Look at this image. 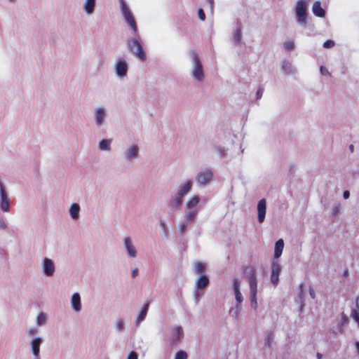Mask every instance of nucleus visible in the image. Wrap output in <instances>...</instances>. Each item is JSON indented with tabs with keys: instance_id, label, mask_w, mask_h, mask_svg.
Here are the masks:
<instances>
[{
	"instance_id": "nucleus-1",
	"label": "nucleus",
	"mask_w": 359,
	"mask_h": 359,
	"mask_svg": "<svg viewBox=\"0 0 359 359\" xmlns=\"http://www.w3.org/2000/svg\"><path fill=\"white\" fill-rule=\"evenodd\" d=\"M244 273L248 277L249 280L251 306L254 309H256L257 307V280L256 278V271L255 267L252 266H245L244 268Z\"/></svg>"
},
{
	"instance_id": "nucleus-2",
	"label": "nucleus",
	"mask_w": 359,
	"mask_h": 359,
	"mask_svg": "<svg viewBox=\"0 0 359 359\" xmlns=\"http://www.w3.org/2000/svg\"><path fill=\"white\" fill-rule=\"evenodd\" d=\"M120 6L125 20L130 26L133 33L136 34L137 32V26L133 13L123 1H121Z\"/></svg>"
},
{
	"instance_id": "nucleus-3",
	"label": "nucleus",
	"mask_w": 359,
	"mask_h": 359,
	"mask_svg": "<svg viewBox=\"0 0 359 359\" xmlns=\"http://www.w3.org/2000/svg\"><path fill=\"white\" fill-rule=\"evenodd\" d=\"M128 46L130 51H132L139 59L144 61L146 60V54L140 43L137 39H133L128 41Z\"/></svg>"
},
{
	"instance_id": "nucleus-4",
	"label": "nucleus",
	"mask_w": 359,
	"mask_h": 359,
	"mask_svg": "<svg viewBox=\"0 0 359 359\" xmlns=\"http://www.w3.org/2000/svg\"><path fill=\"white\" fill-rule=\"evenodd\" d=\"M296 15L299 23L303 25L306 23V6L303 0H299L297 3Z\"/></svg>"
},
{
	"instance_id": "nucleus-5",
	"label": "nucleus",
	"mask_w": 359,
	"mask_h": 359,
	"mask_svg": "<svg viewBox=\"0 0 359 359\" xmlns=\"http://www.w3.org/2000/svg\"><path fill=\"white\" fill-rule=\"evenodd\" d=\"M193 57L195 63L193 75L196 79L201 81L203 77V67L196 53H193Z\"/></svg>"
},
{
	"instance_id": "nucleus-6",
	"label": "nucleus",
	"mask_w": 359,
	"mask_h": 359,
	"mask_svg": "<svg viewBox=\"0 0 359 359\" xmlns=\"http://www.w3.org/2000/svg\"><path fill=\"white\" fill-rule=\"evenodd\" d=\"M1 208L4 212L9 209V198L7 196L2 182L0 181Z\"/></svg>"
},
{
	"instance_id": "nucleus-7",
	"label": "nucleus",
	"mask_w": 359,
	"mask_h": 359,
	"mask_svg": "<svg viewBox=\"0 0 359 359\" xmlns=\"http://www.w3.org/2000/svg\"><path fill=\"white\" fill-rule=\"evenodd\" d=\"M115 70L119 77L126 76L128 71V65L126 61L123 60H118L116 64Z\"/></svg>"
},
{
	"instance_id": "nucleus-8",
	"label": "nucleus",
	"mask_w": 359,
	"mask_h": 359,
	"mask_svg": "<svg viewBox=\"0 0 359 359\" xmlns=\"http://www.w3.org/2000/svg\"><path fill=\"white\" fill-rule=\"evenodd\" d=\"M266 209V202L265 199H262L258 202L257 204V212H258V221L259 223H262L265 218Z\"/></svg>"
},
{
	"instance_id": "nucleus-9",
	"label": "nucleus",
	"mask_w": 359,
	"mask_h": 359,
	"mask_svg": "<svg viewBox=\"0 0 359 359\" xmlns=\"http://www.w3.org/2000/svg\"><path fill=\"white\" fill-rule=\"evenodd\" d=\"M212 177V172L210 170L199 172L196 176V181L200 184H205Z\"/></svg>"
},
{
	"instance_id": "nucleus-10",
	"label": "nucleus",
	"mask_w": 359,
	"mask_h": 359,
	"mask_svg": "<svg viewBox=\"0 0 359 359\" xmlns=\"http://www.w3.org/2000/svg\"><path fill=\"white\" fill-rule=\"evenodd\" d=\"M43 269L44 273L48 276H51L55 271V267L53 262L48 258H45L43 262Z\"/></svg>"
},
{
	"instance_id": "nucleus-11",
	"label": "nucleus",
	"mask_w": 359,
	"mask_h": 359,
	"mask_svg": "<svg viewBox=\"0 0 359 359\" xmlns=\"http://www.w3.org/2000/svg\"><path fill=\"white\" fill-rule=\"evenodd\" d=\"M233 289L234 291L235 298L238 304H241L243 302V296L240 292V282L237 278L233 279Z\"/></svg>"
},
{
	"instance_id": "nucleus-12",
	"label": "nucleus",
	"mask_w": 359,
	"mask_h": 359,
	"mask_svg": "<svg viewBox=\"0 0 359 359\" xmlns=\"http://www.w3.org/2000/svg\"><path fill=\"white\" fill-rule=\"evenodd\" d=\"M41 342L42 340L40 338H36L32 341V351L36 359L39 358V349Z\"/></svg>"
},
{
	"instance_id": "nucleus-13",
	"label": "nucleus",
	"mask_w": 359,
	"mask_h": 359,
	"mask_svg": "<svg viewBox=\"0 0 359 359\" xmlns=\"http://www.w3.org/2000/svg\"><path fill=\"white\" fill-rule=\"evenodd\" d=\"M126 248L128 251V254L130 257H135L137 255L136 250L131 243V240L129 237L126 238L124 240Z\"/></svg>"
},
{
	"instance_id": "nucleus-14",
	"label": "nucleus",
	"mask_w": 359,
	"mask_h": 359,
	"mask_svg": "<svg viewBox=\"0 0 359 359\" xmlns=\"http://www.w3.org/2000/svg\"><path fill=\"white\" fill-rule=\"evenodd\" d=\"M313 13L316 16L323 18L325 15L324 9L321 7L320 1L314 2L312 7Z\"/></svg>"
},
{
	"instance_id": "nucleus-15",
	"label": "nucleus",
	"mask_w": 359,
	"mask_h": 359,
	"mask_svg": "<svg viewBox=\"0 0 359 359\" xmlns=\"http://www.w3.org/2000/svg\"><path fill=\"white\" fill-rule=\"evenodd\" d=\"M72 306L75 311L81 310V298L78 293H74L72 297Z\"/></svg>"
},
{
	"instance_id": "nucleus-16",
	"label": "nucleus",
	"mask_w": 359,
	"mask_h": 359,
	"mask_svg": "<svg viewBox=\"0 0 359 359\" xmlns=\"http://www.w3.org/2000/svg\"><path fill=\"white\" fill-rule=\"evenodd\" d=\"M183 337V331L181 327H176L173 330L172 341L174 344L180 342Z\"/></svg>"
},
{
	"instance_id": "nucleus-17",
	"label": "nucleus",
	"mask_w": 359,
	"mask_h": 359,
	"mask_svg": "<svg viewBox=\"0 0 359 359\" xmlns=\"http://www.w3.org/2000/svg\"><path fill=\"white\" fill-rule=\"evenodd\" d=\"M284 248V242L283 239H279L276 241L275 244V249H274V257L276 259L278 258L283 250Z\"/></svg>"
},
{
	"instance_id": "nucleus-18",
	"label": "nucleus",
	"mask_w": 359,
	"mask_h": 359,
	"mask_svg": "<svg viewBox=\"0 0 359 359\" xmlns=\"http://www.w3.org/2000/svg\"><path fill=\"white\" fill-rule=\"evenodd\" d=\"M196 284L198 289L205 288L209 284V278L205 275H201L196 280Z\"/></svg>"
},
{
	"instance_id": "nucleus-19",
	"label": "nucleus",
	"mask_w": 359,
	"mask_h": 359,
	"mask_svg": "<svg viewBox=\"0 0 359 359\" xmlns=\"http://www.w3.org/2000/svg\"><path fill=\"white\" fill-rule=\"evenodd\" d=\"M351 316L354 319L359 327V297L356 299V308L351 311Z\"/></svg>"
},
{
	"instance_id": "nucleus-20",
	"label": "nucleus",
	"mask_w": 359,
	"mask_h": 359,
	"mask_svg": "<svg viewBox=\"0 0 359 359\" xmlns=\"http://www.w3.org/2000/svg\"><path fill=\"white\" fill-rule=\"evenodd\" d=\"M79 210L80 207L77 203L72 204L69 209V213L71 217L73 219H77L79 217Z\"/></svg>"
},
{
	"instance_id": "nucleus-21",
	"label": "nucleus",
	"mask_w": 359,
	"mask_h": 359,
	"mask_svg": "<svg viewBox=\"0 0 359 359\" xmlns=\"http://www.w3.org/2000/svg\"><path fill=\"white\" fill-rule=\"evenodd\" d=\"M149 305L148 303L145 304L143 306L140 313L139 314V316L137 318V324H139L141 321H142L145 318L147 311H148V309H149Z\"/></svg>"
},
{
	"instance_id": "nucleus-22",
	"label": "nucleus",
	"mask_w": 359,
	"mask_h": 359,
	"mask_svg": "<svg viewBox=\"0 0 359 359\" xmlns=\"http://www.w3.org/2000/svg\"><path fill=\"white\" fill-rule=\"evenodd\" d=\"M191 186H192V182H191V181L189 180L181 188V189L179 191L178 193L181 196H184L190 191Z\"/></svg>"
},
{
	"instance_id": "nucleus-23",
	"label": "nucleus",
	"mask_w": 359,
	"mask_h": 359,
	"mask_svg": "<svg viewBox=\"0 0 359 359\" xmlns=\"http://www.w3.org/2000/svg\"><path fill=\"white\" fill-rule=\"evenodd\" d=\"M95 0H86L85 3V10L88 13H91L95 7Z\"/></svg>"
},
{
	"instance_id": "nucleus-24",
	"label": "nucleus",
	"mask_w": 359,
	"mask_h": 359,
	"mask_svg": "<svg viewBox=\"0 0 359 359\" xmlns=\"http://www.w3.org/2000/svg\"><path fill=\"white\" fill-rule=\"evenodd\" d=\"M199 200V197L197 196L192 197L187 203V208L189 209L195 208L198 204Z\"/></svg>"
},
{
	"instance_id": "nucleus-25",
	"label": "nucleus",
	"mask_w": 359,
	"mask_h": 359,
	"mask_svg": "<svg viewBox=\"0 0 359 359\" xmlns=\"http://www.w3.org/2000/svg\"><path fill=\"white\" fill-rule=\"evenodd\" d=\"M96 122L97 124L100 125L102 123V121L104 119V113L102 109H98L96 111Z\"/></svg>"
},
{
	"instance_id": "nucleus-26",
	"label": "nucleus",
	"mask_w": 359,
	"mask_h": 359,
	"mask_svg": "<svg viewBox=\"0 0 359 359\" xmlns=\"http://www.w3.org/2000/svg\"><path fill=\"white\" fill-rule=\"evenodd\" d=\"M138 153V147L136 145L133 146L128 149L127 156L128 158H135Z\"/></svg>"
},
{
	"instance_id": "nucleus-27",
	"label": "nucleus",
	"mask_w": 359,
	"mask_h": 359,
	"mask_svg": "<svg viewBox=\"0 0 359 359\" xmlns=\"http://www.w3.org/2000/svg\"><path fill=\"white\" fill-rule=\"evenodd\" d=\"M182 198L183 196H181L179 193H177L175 198L173 201H170V205L172 207L180 206L182 203Z\"/></svg>"
},
{
	"instance_id": "nucleus-28",
	"label": "nucleus",
	"mask_w": 359,
	"mask_h": 359,
	"mask_svg": "<svg viewBox=\"0 0 359 359\" xmlns=\"http://www.w3.org/2000/svg\"><path fill=\"white\" fill-rule=\"evenodd\" d=\"M111 140H102L100 142L99 147L102 150H107L110 147Z\"/></svg>"
},
{
	"instance_id": "nucleus-29",
	"label": "nucleus",
	"mask_w": 359,
	"mask_h": 359,
	"mask_svg": "<svg viewBox=\"0 0 359 359\" xmlns=\"http://www.w3.org/2000/svg\"><path fill=\"white\" fill-rule=\"evenodd\" d=\"M281 271V266L280 264L277 262H273L272 263V269L271 272L274 274L280 275Z\"/></svg>"
},
{
	"instance_id": "nucleus-30",
	"label": "nucleus",
	"mask_w": 359,
	"mask_h": 359,
	"mask_svg": "<svg viewBox=\"0 0 359 359\" xmlns=\"http://www.w3.org/2000/svg\"><path fill=\"white\" fill-rule=\"evenodd\" d=\"M205 270V265L202 262H196L195 264V272L196 273H200Z\"/></svg>"
},
{
	"instance_id": "nucleus-31",
	"label": "nucleus",
	"mask_w": 359,
	"mask_h": 359,
	"mask_svg": "<svg viewBox=\"0 0 359 359\" xmlns=\"http://www.w3.org/2000/svg\"><path fill=\"white\" fill-rule=\"evenodd\" d=\"M175 359H187V354L185 351H179L176 353Z\"/></svg>"
},
{
	"instance_id": "nucleus-32",
	"label": "nucleus",
	"mask_w": 359,
	"mask_h": 359,
	"mask_svg": "<svg viewBox=\"0 0 359 359\" xmlns=\"http://www.w3.org/2000/svg\"><path fill=\"white\" fill-rule=\"evenodd\" d=\"M46 322V316L44 313H41L37 316V323L39 325L44 324Z\"/></svg>"
},
{
	"instance_id": "nucleus-33",
	"label": "nucleus",
	"mask_w": 359,
	"mask_h": 359,
	"mask_svg": "<svg viewBox=\"0 0 359 359\" xmlns=\"http://www.w3.org/2000/svg\"><path fill=\"white\" fill-rule=\"evenodd\" d=\"M197 215V212L196 211H191L187 213L186 218L187 221H192L194 219Z\"/></svg>"
},
{
	"instance_id": "nucleus-34",
	"label": "nucleus",
	"mask_w": 359,
	"mask_h": 359,
	"mask_svg": "<svg viewBox=\"0 0 359 359\" xmlns=\"http://www.w3.org/2000/svg\"><path fill=\"white\" fill-rule=\"evenodd\" d=\"M271 281L275 286H276L279 282V276L271 272Z\"/></svg>"
},
{
	"instance_id": "nucleus-35",
	"label": "nucleus",
	"mask_w": 359,
	"mask_h": 359,
	"mask_svg": "<svg viewBox=\"0 0 359 359\" xmlns=\"http://www.w3.org/2000/svg\"><path fill=\"white\" fill-rule=\"evenodd\" d=\"M294 47V43L292 41H286L284 43V48L286 50H292Z\"/></svg>"
},
{
	"instance_id": "nucleus-36",
	"label": "nucleus",
	"mask_w": 359,
	"mask_h": 359,
	"mask_svg": "<svg viewBox=\"0 0 359 359\" xmlns=\"http://www.w3.org/2000/svg\"><path fill=\"white\" fill-rule=\"evenodd\" d=\"M334 41L332 40H327L323 43V47L325 48H330L334 46Z\"/></svg>"
},
{
	"instance_id": "nucleus-37",
	"label": "nucleus",
	"mask_w": 359,
	"mask_h": 359,
	"mask_svg": "<svg viewBox=\"0 0 359 359\" xmlns=\"http://www.w3.org/2000/svg\"><path fill=\"white\" fill-rule=\"evenodd\" d=\"M198 18L202 21H204L205 20V14L202 8H199L198 10Z\"/></svg>"
},
{
	"instance_id": "nucleus-38",
	"label": "nucleus",
	"mask_w": 359,
	"mask_h": 359,
	"mask_svg": "<svg viewBox=\"0 0 359 359\" xmlns=\"http://www.w3.org/2000/svg\"><path fill=\"white\" fill-rule=\"evenodd\" d=\"M304 285L300 284L299 286V297L302 299L304 296Z\"/></svg>"
},
{
	"instance_id": "nucleus-39",
	"label": "nucleus",
	"mask_w": 359,
	"mask_h": 359,
	"mask_svg": "<svg viewBox=\"0 0 359 359\" xmlns=\"http://www.w3.org/2000/svg\"><path fill=\"white\" fill-rule=\"evenodd\" d=\"M340 211V205H337L334 207L333 210H332V215L334 216H336L339 214Z\"/></svg>"
},
{
	"instance_id": "nucleus-40",
	"label": "nucleus",
	"mask_w": 359,
	"mask_h": 359,
	"mask_svg": "<svg viewBox=\"0 0 359 359\" xmlns=\"http://www.w3.org/2000/svg\"><path fill=\"white\" fill-rule=\"evenodd\" d=\"M263 92H264L263 88H259L258 89V90L257 91V93H256L257 99H260L262 97Z\"/></svg>"
},
{
	"instance_id": "nucleus-41",
	"label": "nucleus",
	"mask_w": 359,
	"mask_h": 359,
	"mask_svg": "<svg viewBox=\"0 0 359 359\" xmlns=\"http://www.w3.org/2000/svg\"><path fill=\"white\" fill-rule=\"evenodd\" d=\"M273 339V336L272 334H269L268 336H267V338H266V344L268 345V346H271V341Z\"/></svg>"
},
{
	"instance_id": "nucleus-42",
	"label": "nucleus",
	"mask_w": 359,
	"mask_h": 359,
	"mask_svg": "<svg viewBox=\"0 0 359 359\" xmlns=\"http://www.w3.org/2000/svg\"><path fill=\"white\" fill-rule=\"evenodd\" d=\"M320 69V73L323 75H330L329 71L325 67L321 66Z\"/></svg>"
},
{
	"instance_id": "nucleus-43",
	"label": "nucleus",
	"mask_w": 359,
	"mask_h": 359,
	"mask_svg": "<svg viewBox=\"0 0 359 359\" xmlns=\"http://www.w3.org/2000/svg\"><path fill=\"white\" fill-rule=\"evenodd\" d=\"M128 359H137V354L135 351H131L128 356Z\"/></svg>"
},
{
	"instance_id": "nucleus-44",
	"label": "nucleus",
	"mask_w": 359,
	"mask_h": 359,
	"mask_svg": "<svg viewBox=\"0 0 359 359\" xmlns=\"http://www.w3.org/2000/svg\"><path fill=\"white\" fill-rule=\"evenodd\" d=\"M309 294L312 299H315V297H316L315 292L311 287H309Z\"/></svg>"
},
{
	"instance_id": "nucleus-45",
	"label": "nucleus",
	"mask_w": 359,
	"mask_h": 359,
	"mask_svg": "<svg viewBox=\"0 0 359 359\" xmlns=\"http://www.w3.org/2000/svg\"><path fill=\"white\" fill-rule=\"evenodd\" d=\"M138 272H139V271H138V269H133V270L132 271V273H131V276H132V277H133V278L136 277V276H137V274H138Z\"/></svg>"
},
{
	"instance_id": "nucleus-46",
	"label": "nucleus",
	"mask_w": 359,
	"mask_h": 359,
	"mask_svg": "<svg viewBox=\"0 0 359 359\" xmlns=\"http://www.w3.org/2000/svg\"><path fill=\"white\" fill-rule=\"evenodd\" d=\"M349 196H350V193L348 191H344L343 196H344V199L348 198Z\"/></svg>"
},
{
	"instance_id": "nucleus-47",
	"label": "nucleus",
	"mask_w": 359,
	"mask_h": 359,
	"mask_svg": "<svg viewBox=\"0 0 359 359\" xmlns=\"http://www.w3.org/2000/svg\"><path fill=\"white\" fill-rule=\"evenodd\" d=\"M341 321L343 323H346L348 321V318L345 314L342 315Z\"/></svg>"
},
{
	"instance_id": "nucleus-48",
	"label": "nucleus",
	"mask_w": 359,
	"mask_h": 359,
	"mask_svg": "<svg viewBox=\"0 0 359 359\" xmlns=\"http://www.w3.org/2000/svg\"><path fill=\"white\" fill-rule=\"evenodd\" d=\"M123 325V322H122V321H121V320H120V321H118V323H117V326H118V329H119L120 330L122 329Z\"/></svg>"
},
{
	"instance_id": "nucleus-49",
	"label": "nucleus",
	"mask_w": 359,
	"mask_h": 359,
	"mask_svg": "<svg viewBox=\"0 0 359 359\" xmlns=\"http://www.w3.org/2000/svg\"><path fill=\"white\" fill-rule=\"evenodd\" d=\"M240 38H241V34L239 32H238L237 34H235V39L236 40H237L238 41H240Z\"/></svg>"
},
{
	"instance_id": "nucleus-50",
	"label": "nucleus",
	"mask_w": 359,
	"mask_h": 359,
	"mask_svg": "<svg viewBox=\"0 0 359 359\" xmlns=\"http://www.w3.org/2000/svg\"><path fill=\"white\" fill-rule=\"evenodd\" d=\"M187 224H183L181 226V227H180L181 231H184L185 230V229L187 228Z\"/></svg>"
},
{
	"instance_id": "nucleus-51",
	"label": "nucleus",
	"mask_w": 359,
	"mask_h": 359,
	"mask_svg": "<svg viewBox=\"0 0 359 359\" xmlns=\"http://www.w3.org/2000/svg\"><path fill=\"white\" fill-rule=\"evenodd\" d=\"M208 1L210 4V6L212 8L214 4V0H208Z\"/></svg>"
},
{
	"instance_id": "nucleus-52",
	"label": "nucleus",
	"mask_w": 359,
	"mask_h": 359,
	"mask_svg": "<svg viewBox=\"0 0 359 359\" xmlns=\"http://www.w3.org/2000/svg\"><path fill=\"white\" fill-rule=\"evenodd\" d=\"M349 149L351 151V152H353V150H354V146L353 144H351L349 146Z\"/></svg>"
},
{
	"instance_id": "nucleus-53",
	"label": "nucleus",
	"mask_w": 359,
	"mask_h": 359,
	"mask_svg": "<svg viewBox=\"0 0 359 359\" xmlns=\"http://www.w3.org/2000/svg\"><path fill=\"white\" fill-rule=\"evenodd\" d=\"M322 357H323L322 354H320V353H317V358H318V359H321V358H322Z\"/></svg>"
},
{
	"instance_id": "nucleus-54",
	"label": "nucleus",
	"mask_w": 359,
	"mask_h": 359,
	"mask_svg": "<svg viewBox=\"0 0 359 359\" xmlns=\"http://www.w3.org/2000/svg\"><path fill=\"white\" fill-rule=\"evenodd\" d=\"M29 332L30 334H33L35 332V330H29Z\"/></svg>"
},
{
	"instance_id": "nucleus-55",
	"label": "nucleus",
	"mask_w": 359,
	"mask_h": 359,
	"mask_svg": "<svg viewBox=\"0 0 359 359\" xmlns=\"http://www.w3.org/2000/svg\"><path fill=\"white\" fill-rule=\"evenodd\" d=\"M11 1H13L14 0H10Z\"/></svg>"
}]
</instances>
